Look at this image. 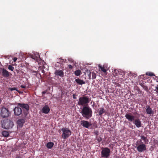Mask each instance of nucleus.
<instances>
[{
	"instance_id": "39448f33",
	"label": "nucleus",
	"mask_w": 158,
	"mask_h": 158,
	"mask_svg": "<svg viewBox=\"0 0 158 158\" xmlns=\"http://www.w3.org/2000/svg\"><path fill=\"white\" fill-rule=\"evenodd\" d=\"M10 112L8 109L2 107L0 110V116L2 118L8 117L10 115Z\"/></svg>"
},
{
	"instance_id": "20e7f679",
	"label": "nucleus",
	"mask_w": 158,
	"mask_h": 158,
	"mask_svg": "<svg viewBox=\"0 0 158 158\" xmlns=\"http://www.w3.org/2000/svg\"><path fill=\"white\" fill-rule=\"evenodd\" d=\"M16 105L23 109H25L26 110L25 111H23V113L22 114L23 118H25L28 114V111L29 109V106L28 104L25 103H17Z\"/></svg>"
},
{
	"instance_id": "dca6fc26",
	"label": "nucleus",
	"mask_w": 158,
	"mask_h": 158,
	"mask_svg": "<svg viewBox=\"0 0 158 158\" xmlns=\"http://www.w3.org/2000/svg\"><path fill=\"white\" fill-rule=\"evenodd\" d=\"M98 112L99 114V115L101 116L103 113H105L106 114L107 113V112L104 109L103 107L100 108L98 110Z\"/></svg>"
},
{
	"instance_id": "7ed1b4c3",
	"label": "nucleus",
	"mask_w": 158,
	"mask_h": 158,
	"mask_svg": "<svg viewBox=\"0 0 158 158\" xmlns=\"http://www.w3.org/2000/svg\"><path fill=\"white\" fill-rule=\"evenodd\" d=\"M91 101V98L89 97L84 95L79 98L78 105L82 106H87L88 104Z\"/></svg>"
},
{
	"instance_id": "f257e3e1",
	"label": "nucleus",
	"mask_w": 158,
	"mask_h": 158,
	"mask_svg": "<svg viewBox=\"0 0 158 158\" xmlns=\"http://www.w3.org/2000/svg\"><path fill=\"white\" fill-rule=\"evenodd\" d=\"M125 116L129 121L133 122L137 128L141 126L142 123L140 120L139 119H135V116L131 115V113L126 114Z\"/></svg>"
},
{
	"instance_id": "f704fd0d",
	"label": "nucleus",
	"mask_w": 158,
	"mask_h": 158,
	"mask_svg": "<svg viewBox=\"0 0 158 158\" xmlns=\"http://www.w3.org/2000/svg\"><path fill=\"white\" fill-rule=\"evenodd\" d=\"M47 91V90H45V91H43V92H42V94H46V93Z\"/></svg>"
},
{
	"instance_id": "c756f323",
	"label": "nucleus",
	"mask_w": 158,
	"mask_h": 158,
	"mask_svg": "<svg viewBox=\"0 0 158 158\" xmlns=\"http://www.w3.org/2000/svg\"><path fill=\"white\" fill-rule=\"evenodd\" d=\"M94 135H95L97 137V136L99 134V132L98 131H96L94 132Z\"/></svg>"
},
{
	"instance_id": "72a5a7b5",
	"label": "nucleus",
	"mask_w": 158,
	"mask_h": 158,
	"mask_svg": "<svg viewBox=\"0 0 158 158\" xmlns=\"http://www.w3.org/2000/svg\"><path fill=\"white\" fill-rule=\"evenodd\" d=\"M17 60V58L16 57H14L13 59V60L14 62L16 61Z\"/></svg>"
},
{
	"instance_id": "9b49d317",
	"label": "nucleus",
	"mask_w": 158,
	"mask_h": 158,
	"mask_svg": "<svg viewBox=\"0 0 158 158\" xmlns=\"http://www.w3.org/2000/svg\"><path fill=\"white\" fill-rule=\"evenodd\" d=\"M81 124L83 127L87 128H88L90 126L92 125V124L87 121L81 120Z\"/></svg>"
},
{
	"instance_id": "f3484780",
	"label": "nucleus",
	"mask_w": 158,
	"mask_h": 158,
	"mask_svg": "<svg viewBox=\"0 0 158 158\" xmlns=\"http://www.w3.org/2000/svg\"><path fill=\"white\" fill-rule=\"evenodd\" d=\"M25 120L23 118L19 119L17 121V124L19 127H22L25 122Z\"/></svg>"
},
{
	"instance_id": "c85d7f7f",
	"label": "nucleus",
	"mask_w": 158,
	"mask_h": 158,
	"mask_svg": "<svg viewBox=\"0 0 158 158\" xmlns=\"http://www.w3.org/2000/svg\"><path fill=\"white\" fill-rule=\"evenodd\" d=\"M92 106L94 109L96 110L97 109V106L94 102H93V104L92 105Z\"/></svg>"
},
{
	"instance_id": "4468645a",
	"label": "nucleus",
	"mask_w": 158,
	"mask_h": 158,
	"mask_svg": "<svg viewBox=\"0 0 158 158\" xmlns=\"http://www.w3.org/2000/svg\"><path fill=\"white\" fill-rule=\"evenodd\" d=\"M146 113L149 114H153L154 111L152 110V109L150 108L149 106H147L146 107Z\"/></svg>"
},
{
	"instance_id": "6ab92c4d",
	"label": "nucleus",
	"mask_w": 158,
	"mask_h": 158,
	"mask_svg": "<svg viewBox=\"0 0 158 158\" xmlns=\"http://www.w3.org/2000/svg\"><path fill=\"white\" fill-rule=\"evenodd\" d=\"M140 137L141 139L143 140L145 144H148V143L149 141L146 137H145L144 135H141Z\"/></svg>"
},
{
	"instance_id": "1a4fd4ad",
	"label": "nucleus",
	"mask_w": 158,
	"mask_h": 158,
	"mask_svg": "<svg viewBox=\"0 0 158 158\" xmlns=\"http://www.w3.org/2000/svg\"><path fill=\"white\" fill-rule=\"evenodd\" d=\"M136 149L139 152H143L146 150V146L144 144H139L137 147Z\"/></svg>"
},
{
	"instance_id": "6e6552de",
	"label": "nucleus",
	"mask_w": 158,
	"mask_h": 158,
	"mask_svg": "<svg viewBox=\"0 0 158 158\" xmlns=\"http://www.w3.org/2000/svg\"><path fill=\"white\" fill-rule=\"evenodd\" d=\"M13 125V123L10 120H7L5 122L3 121L2 124V127L5 129H9L11 128Z\"/></svg>"
},
{
	"instance_id": "7c9ffc66",
	"label": "nucleus",
	"mask_w": 158,
	"mask_h": 158,
	"mask_svg": "<svg viewBox=\"0 0 158 158\" xmlns=\"http://www.w3.org/2000/svg\"><path fill=\"white\" fill-rule=\"evenodd\" d=\"M31 71H32V73H33L34 75H35L37 74V72L36 71L32 70Z\"/></svg>"
},
{
	"instance_id": "f03ea898",
	"label": "nucleus",
	"mask_w": 158,
	"mask_h": 158,
	"mask_svg": "<svg viewBox=\"0 0 158 158\" xmlns=\"http://www.w3.org/2000/svg\"><path fill=\"white\" fill-rule=\"evenodd\" d=\"M81 113L83 117L86 119L89 118L92 115V109L89 106H84Z\"/></svg>"
},
{
	"instance_id": "9d476101",
	"label": "nucleus",
	"mask_w": 158,
	"mask_h": 158,
	"mask_svg": "<svg viewBox=\"0 0 158 158\" xmlns=\"http://www.w3.org/2000/svg\"><path fill=\"white\" fill-rule=\"evenodd\" d=\"M14 113L15 115L19 116L22 113L21 109L19 106L15 107L14 110Z\"/></svg>"
},
{
	"instance_id": "4c0bfd02",
	"label": "nucleus",
	"mask_w": 158,
	"mask_h": 158,
	"mask_svg": "<svg viewBox=\"0 0 158 158\" xmlns=\"http://www.w3.org/2000/svg\"><path fill=\"white\" fill-rule=\"evenodd\" d=\"M44 70H42V72L43 73H44Z\"/></svg>"
},
{
	"instance_id": "cd10ccee",
	"label": "nucleus",
	"mask_w": 158,
	"mask_h": 158,
	"mask_svg": "<svg viewBox=\"0 0 158 158\" xmlns=\"http://www.w3.org/2000/svg\"><path fill=\"white\" fill-rule=\"evenodd\" d=\"M146 74L147 75L150 76H153L154 75V74L151 72H147L146 73Z\"/></svg>"
},
{
	"instance_id": "e433bc0d",
	"label": "nucleus",
	"mask_w": 158,
	"mask_h": 158,
	"mask_svg": "<svg viewBox=\"0 0 158 158\" xmlns=\"http://www.w3.org/2000/svg\"><path fill=\"white\" fill-rule=\"evenodd\" d=\"M16 158H22V157L20 156H18Z\"/></svg>"
},
{
	"instance_id": "393cba45",
	"label": "nucleus",
	"mask_w": 158,
	"mask_h": 158,
	"mask_svg": "<svg viewBox=\"0 0 158 158\" xmlns=\"http://www.w3.org/2000/svg\"><path fill=\"white\" fill-rule=\"evenodd\" d=\"M9 89L11 91H12L13 90H16V91H17L18 92L20 93L19 91L18 90L17 88H15V87L10 88H9Z\"/></svg>"
},
{
	"instance_id": "ddd939ff",
	"label": "nucleus",
	"mask_w": 158,
	"mask_h": 158,
	"mask_svg": "<svg viewBox=\"0 0 158 158\" xmlns=\"http://www.w3.org/2000/svg\"><path fill=\"white\" fill-rule=\"evenodd\" d=\"M2 70V75L4 77H8L10 76L9 73L8 71L6 70L4 68L1 69Z\"/></svg>"
},
{
	"instance_id": "aec40b11",
	"label": "nucleus",
	"mask_w": 158,
	"mask_h": 158,
	"mask_svg": "<svg viewBox=\"0 0 158 158\" xmlns=\"http://www.w3.org/2000/svg\"><path fill=\"white\" fill-rule=\"evenodd\" d=\"M54 143L53 142H49L47 143L46 146L48 148L51 149Z\"/></svg>"
},
{
	"instance_id": "2f4dec72",
	"label": "nucleus",
	"mask_w": 158,
	"mask_h": 158,
	"mask_svg": "<svg viewBox=\"0 0 158 158\" xmlns=\"http://www.w3.org/2000/svg\"><path fill=\"white\" fill-rule=\"evenodd\" d=\"M68 67L70 69H72L73 68V66L71 64H69Z\"/></svg>"
},
{
	"instance_id": "5701e85b",
	"label": "nucleus",
	"mask_w": 158,
	"mask_h": 158,
	"mask_svg": "<svg viewBox=\"0 0 158 158\" xmlns=\"http://www.w3.org/2000/svg\"><path fill=\"white\" fill-rule=\"evenodd\" d=\"M81 71L80 69H78L75 71L74 74L76 76H78L81 75Z\"/></svg>"
},
{
	"instance_id": "a211bd4d",
	"label": "nucleus",
	"mask_w": 158,
	"mask_h": 158,
	"mask_svg": "<svg viewBox=\"0 0 158 158\" xmlns=\"http://www.w3.org/2000/svg\"><path fill=\"white\" fill-rule=\"evenodd\" d=\"M75 81L77 84L80 85H82L85 84V81L79 78H77V79H76Z\"/></svg>"
},
{
	"instance_id": "58836bf2",
	"label": "nucleus",
	"mask_w": 158,
	"mask_h": 158,
	"mask_svg": "<svg viewBox=\"0 0 158 158\" xmlns=\"http://www.w3.org/2000/svg\"><path fill=\"white\" fill-rule=\"evenodd\" d=\"M156 77L157 78L156 81L158 82V77Z\"/></svg>"
},
{
	"instance_id": "bb28decb",
	"label": "nucleus",
	"mask_w": 158,
	"mask_h": 158,
	"mask_svg": "<svg viewBox=\"0 0 158 158\" xmlns=\"http://www.w3.org/2000/svg\"><path fill=\"white\" fill-rule=\"evenodd\" d=\"M8 69L9 70L13 71L14 68V67L11 65H9L8 66Z\"/></svg>"
},
{
	"instance_id": "b1692460",
	"label": "nucleus",
	"mask_w": 158,
	"mask_h": 158,
	"mask_svg": "<svg viewBox=\"0 0 158 158\" xmlns=\"http://www.w3.org/2000/svg\"><path fill=\"white\" fill-rule=\"evenodd\" d=\"M99 67L100 68L101 70L103 71L104 73H105L106 72V69L104 68L102 66H99Z\"/></svg>"
},
{
	"instance_id": "f8f14e48",
	"label": "nucleus",
	"mask_w": 158,
	"mask_h": 158,
	"mask_svg": "<svg viewBox=\"0 0 158 158\" xmlns=\"http://www.w3.org/2000/svg\"><path fill=\"white\" fill-rule=\"evenodd\" d=\"M55 74L57 76H60L62 77L64 76V73L63 70L56 69L55 72Z\"/></svg>"
},
{
	"instance_id": "a878e982",
	"label": "nucleus",
	"mask_w": 158,
	"mask_h": 158,
	"mask_svg": "<svg viewBox=\"0 0 158 158\" xmlns=\"http://www.w3.org/2000/svg\"><path fill=\"white\" fill-rule=\"evenodd\" d=\"M96 139L98 142H100L102 140V138L100 136L96 137Z\"/></svg>"
},
{
	"instance_id": "ea45409f",
	"label": "nucleus",
	"mask_w": 158,
	"mask_h": 158,
	"mask_svg": "<svg viewBox=\"0 0 158 158\" xmlns=\"http://www.w3.org/2000/svg\"><path fill=\"white\" fill-rule=\"evenodd\" d=\"M139 142H140V143H141V142H142V140H140Z\"/></svg>"
},
{
	"instance_id": "4be33fe9",
	"label": "nucleus",
	"mask_w": 158,
	"mask_h": 158,
	"mask_svg": "<svg viewBox=\"0 0 158 158\" xmlns=\"http://www.w3.org/2000/svg\"><path fill=\"white\" fill-rule=\"evenodd\" d=\"M2 135L5 137H8L9 135L8 132L6 131H2Z\"/></svg>"
},
{
	"instance_id": "473e14b6",
	"label": "nucleus",
	"mask_w": 158,
	"mask_h": 158,
	"mask_svg": "<svg viewBox=\"0 0 158 158\" xmlns=\"http://www.w3.org/2000/svg\"><path fill=\"white\" fill-rule=\"evenodd\" d=\"M20 87L23 88H26V86L25 85H21L20 86Z\"/></svg>"
},
{
	"instance_id": "c9c22d12",
	"label": "nucleus",
	"mask_w": 158,
	"mask_h": 158,
	"mask_svg": "<svg viewBox=\"0 0 158 158\" xmlns=\"http://www.w3.org/2000/svg\"><path fill=\"white\" fill-rule=\"evenodd\" d=\"M73 98L74 99L76 98V97H75V94H74L73 95Z\"/></svg>"
},
{
	"instance_id": "0eeeda50",
	"label": "nucleus",
	"mask_w": 158,
	"mask_h": 158,
	"mask_svg": "<svg viewBox=\"0 0 158 158\" xmlns=\"http://www.w3.org/2000/svg\"><path fill=\"white\" fill-rule=\"evenodd\" d=\"M61 130L63 132L61 136L63 139H66L71 135V131L68 128L66 127L63 128Z\"/></svg>"
},
{
	"instance_id": "412c9836",
	"label": "nucleus",
	"mask_w": 158,
	"mask_h": 158,
	"mask_svg": "<svg viewBox=\"0 0 158 158\" xmlns=\"http://www.w3.org/2000/svg\"><path fill=\"white\" fill-rule=\"evenodd\" d=\"M91 74V73L90 72V73H89V74L88 75V76L89 77V78H90ZM91 74H92V79H95L96 77V74L95 73L93 72L91 73Z\"/></svg>"
},
{
	"instance_id": "423d86ee",
	"label": "nucleus",
	"mask_w": 158,
	"mask_h": 158,
	"mask_svg": "<svg viewBox=\"0 0 158 158\" xmlns=\"http://www.w3.org/2000/svg\"><path fill=\"white\" fill-rule=\"evenodd\" d=\"M110 150L109 148L106 147L102 148L101 152V155L102 157L107 158L110 156Z\"/></svg>"
},
{
	"instance_id": "2eb2a0df",
	"label": "nucleus",
	"mask_w": 158,
	"mask_h": 158,
	"mask_svg": "<svg viewBox=\"0 0 158 158\" xmlns=\"http://www.w3.org/2000/svg\"><path fill=\"white\" fill-rule=\"evenodd\" d=\"M50 110V109L48 105H45L42 109V112L44 114H48Z\"/></svg>"
}]
</instances>
